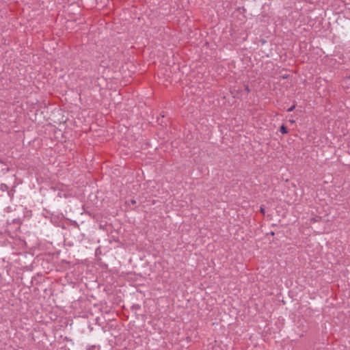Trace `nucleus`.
Returning a JSON list of instances; mask_svg holds the SVG:
<instances>
[{
  "label": "nucleus",
  "instance_id": "nucleus-1",
  "mask_svg": "<svg viewBox=\"0 0 350 350\" xmlns=\"http://www.w3.org/2000/svg\"><path fill=\"white\" fill-rule=\"evenodd\" d=\"M280 131L282 133H287V130L286 129V127L284 126H282L280 127Z\"/></svg>",
  "mask_w": 350,
  "mask_h": 350
},
{
  "label": "nucleus",
  "instance_id": "nucleus-4",
  "mask_svg": "<svg viewBox=\"0 0 350 350\" xmlns=\"http://www.w3.org/2000/svg\"><path fill=\"white\" fill-rule=\"evenodd\" d=\"M344 88H347V89H349V86H345V87H344Z\"/></svg>",
  "mask_w": 350,
  "mask_h": 350
},
{
  "label": "nucleus",
  "instance_id": "nucleus-2",
  "mask_svg": "<svg viewBox=\"0 0 350 350\" xmlns=\"http://www.w3.org/2000/svg\"><path fill=\"white\" fill-rule=\"evenodd\" d=\"M294 108H295V105H293V106H292L291 107H290V108L288 109V111H293V110L294 109Z\"/></svg>",
  "mask_w": 350,
  "mask_h": 350
},
{
  "label": "nucleus",
  "instance_id": "nucleus-3",
  "mask_svg": "<svg viewBox=\"0 0 350 350\" xmlns=\"http://www.w3.org/2000/svg\"><path fill=\"white\" fill-rule=\"evenodd\" d=\"M344 81H345V82H348V81H350V77H347V78L345 79V80H344Z\"/></svg>",
  "mask_w": 350,
  "mask_h": 350
}]
</instances>
